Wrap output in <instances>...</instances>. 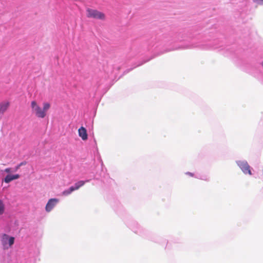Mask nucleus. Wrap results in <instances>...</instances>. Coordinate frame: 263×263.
Masks as SVG:
<instances>
[{
    "mask_svg": "<svg viewBox=\"0 0 263 263\" xmlns=\"http://www.w3.org/2000/svg\"><path fill=\"white\" fill-rule=\"evenodd\" d=\"M91 179H87L86 180H80L75 183L73 185L71 186V187L73 189V191H76L79 190L81 187L83 186L85 183L88 182Z\"/></svg>",
    "mask_w": 263,
    "mask_h": 263,
    "instance_id": "8",
    "label": "nucleus"
},
{
    "mask_svg": "<svg viewBox=\"0 0 263 263\" xmlns=\"http://www.w3.org/2000/svg\"><path fill=\"white\" fill-rule=\"evenodd\" d=\"M73 189L71 187V186L68 188V189H66L64 190L62 193V195L65 196H68L69 195L71 194L72 192H73Z\"/></svg>",
    "mask_w": 263,
    "mask_h": 263,
    "instance_id": "15",
    "label": "nucleus"
},
{
    "mask_svg": "<svg viewBox=\"0 0 263 263\" xmlns=\"http://www.w3.org/2000/svg\"><path fill=\"white\" fill-rule=\"evenodd\" d=\"M152 239L153 241L160 243L162 242V240H164L162 237L158 236H154L153 238H152Z\"/></svg>",
    "mask_w": 263,
    "mask_h": 263,
    "instance_id": "16",
    "label": "nucleus"
},
{
    "mask_svg": "<svg viewBox=\"0 0 263 263\" xmlns=\"http://www.w3.org/2000/svg\"><path fill=\"white\" fill-rule=\"evenodd\" d=\"M87 15L88 17L103 20L104 18V14L96 10L88 9Z\"/></svg>",
    "mask_w": 263,
    "mask_h": 263,
    "instance_id": "5",
    "label": "nucleus"
},
{
    "mask_svg": "<svg viewBox=\"0 0 263 263\" xmlns=\"http://www.w3.org/2000/svg\"><path fill=\"white\" fill-rule=\"evenodd\" d=\"M171 41H173L174 42H176V41H180L181 42L182 40L178 38L177 39H172V40H171Z\"/></svg>",
    "mask_w": 263,
    "mask_h": 263,
    "instance_id": "25",
    "label": "nucleus"
},
{
    "mask_svg": "<svg viewBox=\"0 0 263 263\" xmlns=\"http://www.w3.org/2000/svg\"><path fill=\"white\" fill-rule=\"evenodd\" d=\"M5 172L6 173H10L11 172V168H7L5 170Z\"/></svg>",
    "mask_w": 263,
    "mask_h": 263,
    "instance_id": "24",
    "label": "nucleus"
},
{
    "mask_svg": "<svg viewBox=\"0 0 263 263\" xmlns=\"http://www.w3.org/2000/svg\"><path fill=\"white\" fill-rule=\"evenodd\" d=\"M1 238L4 250H8L14 244L15 239L13 236H9L7 234H3Z\"/></svg>",
    "mask_w": 263,
    "mask_h": 263,
    "instance_id": "1",
    "label": "nucleus"
},
{
    "mask_svg": "<svg viewBox=\"0 0 263 263\" xmlns=\"http://www.w3.org/2000/svg\"><path fill=\"white\" fill-rule=\"evenodd\" d=\"M96 157H97V159H98V160L100 162L101 166L103 167V161L101 159V156L99 154L98 150H97Z\"/></svg>",
    "mask_w": 263,
    "mask_h": 263,
    "instance_id": "19",
    "label": "nucleus"
},
{
    "mask_svg": "<svg viewBox=\"0 0 263 263\" xmlns=\"http://www.w3.org/2000/svg\"><path fill=\"white\" fill-rule=\"evenodd\" d=\"M21 166V164H18L17 165H16L15 167L14 171H16L18 169L20 168Z\"/></svg>",
    "mask_w": 263,
    "mask_h": 263,
    "instance_id": "23",
    "label": "nucleus"
},
{
    "mask_svg": "<svg viewBox=\"0 0 263 263\" xmlns=\"http://www.w3.org/2000/svg\"><path fill=\"white\" fill-rule=\"evenodd\" d=\"M262 66L263 67V61L262 62ZM254 77L256 78L263 84V73L258 70L253 73Z\"/></svg>",
    "mask_w": 263,
    "mask_h": 263,
    "instance_id": "12",
    "label": "nucleus"
},
{
    "mask_svg": "<svg viewBox=\"0 0 263 263\" xmlns=\"http://www.w3.org/2000/svg\"><path fill=\"white\" fill-rule=\"evenodd\" d=\"M20 177V176L18 174H15V175L8 174L5 177V178L4 179V181L5 183H8L13 180L17 179L19 178Z\"/></svg>",
    "mask_w": 263,
    "mask_h": 263,
    "instance_id": "10",
    "label": "nucleus"
},
{
    "mask_svg": "<svg viewBox=\"0 0 263 263\" xmlns=\"http://www.w3.org/2000/svg\"><path fill=\"white\" fill-rule=\"evenodd\" d=\"M254 2L259 5H263V0H252Z\"/></svg>",
    "mask_w": 263,
    "mask_h": 263,
    "instance_id": "21",
    "label": "nucleus"
},
{
    "mask_svg": "<svg viewBox=\"0 0 263 263\" xmlns=\"http://www.w3.org/2000/svg\"><path fill=\"white\" fill-rule=\"evenodd\" d=\"M236 163L244 174L252 175L251 167L246 160H237Z\"/></svg>",
    "mask_w": 263,
    "mask_h": 263,
    "instance_id": "3",
    "label": "nucleus"
},
{
    "mask_svg": "<svg viewBox=\"0 0 263 263\" xmlns=\"http://www.w3.org/2000/svg\"><path fill=\"white\" fill-rule=\"evenodd\" d=\"M31 106L32 110L35 112V116L40 118H44L46 115L43 109L40 107L35 101L31 102Z\"/></svg>",
    "mask_w": 263,
    "mask_h": 263,
    "instance_id": "4",
    "label": "nucleus"
},
{
    "mask_svg": "<svg viewBox=\"0 0 263 263\" xmlns=\"http://www.w3.org/2000/svg\"><path fill=\"white\" fill-rule=\"evenodd\" d=\"M9 105V103L8 102H3L0 103V116L4 114Z\"/></svg>",
    "mask_w": 263,
    "mask_h": 263,
    "instance_id": "11",
    "label": "nucleus"
},
{
    "mask_svg": "<svg viewBox=\"0 0 263 263\" xmlns=\"http://www.w3.org/2000/svg\"><path fill=\"white\" fill-rule=\"evenodd\" d=\"M213 48H214V49H218L219 48V49L220 50H226L227 51H228L231 48L228 46H226V47H223L221 45H214L212 47Z\"/></svg>",
    "mask_w": 263,
    "mask_h": 263,
    "instance_id": "14",
    "label": "nucleus"
},
{
    "mask_svg": "<svg viewBox=\"0 0 263 263\" xmlns=\"http://www.w3.org/2000/svg\"><path fill=\"white\" fill-rule=\"evenodd\" d=\"M259 127L261 129H263V116L259 122Z\"/></svg>",
    "mask_w": 263,
    "mask_h": 263,
    "instance_id": "20",
    "label": "nucleus"
},
{
    "mask_svg": "<svg viewBox=\"0 0 263 263\" xmlns=\"http://www.w3.org/2000/svg\"><path fill=\"white\" fill-rule=\"evenodd\" d=\"M93 179H98V178L97 177L96 175H93Z\"/></svg>",
    "mask_w": 263,
    "mask_h": 263,
    "instance_id": "26",
    "label": "nucleus"
},
{
    "mask_svg": "<svg viewBox=\"0 0 263 263\" xmlns=\"http://www.w3.org/2000/svg\"><path fill=\"white\" fill-rule=\"evenodd\" d=\"M20 164H21V166L24 164L23 162L21 163Z\"/></svg>",
    "mask_w": 263,
    "mask_h": 263,
    "instance_id": "27",
    "label": "nucleus"
},
{
    "mask_svg": "<svg viewBox=\"0 0 263 263\" xmlns=\"http://www.w3.org/2000/svg\"><path fill=\"white\" fill-rule=\"evenodd\" d=\"M79 135L83 140H86L88 138L87 130L85 128L82 126L78 130Z\"/></svg>",
    "mask_w": 263,
    "mask_h": 263,
    "instance_id": "9",
    "label": "nucleus"
},
{
    "mask_svg": "<svg viewBox=\"0 0 263 263\" xmlns=\"http://www.w3.org/2000/svg\"><path fill=\"white\" fill-rule=\"evenodd\" d=\"M195 177L196 178L203 180L204 181H209V179H210L208 175H202V174H196Z\"/></svg>",
    "mask_w": 263,
    "mask_h": 263,
    "instance_id": "13",
    "label": "nucleus"
},
{
    "mask_svg": "<svg viewBox=\"0 0 263 263\" xmlns=\"http://www.w3.org/2000/svg\"><path fill=\"white\" fill-rule=\"evenodd\" d=\"M202 45L199 43L192 42L189 44H182L179 45V46L176 47L174 49H184L188 48H193L195 47H201L203 49H206L209 48L202 47Z\"/></svg>",
    "mask_w": 263,
    "mask_h": 263,
    "instance_id": "6",
    "label": "nucleus"
},
{
    "mask_svg": "<svg viewBox=\"0 0 263 263\" xmlns=\"http://www.w3.org/2000/svg\"><path fill=\"white\" fill-rule=\"evenodd\" d=\"M5 212V205L2 200H0V215L4 214Z\"/></svg>",
    "mask_w": 263,
    "mask_h": 263,
    "instance_id": "17",
    "label": "nucleus"
},
{
    "mask_svg": "<svg viewBox=\"0 0 263 263\" xmlns=\"http://www.w3.org/2000/svg\"><path fill=\"white\" fill-rule=\"evenodd\" d=\"M59 200L57 198H51L50 199L45 207V210L47 212H50L54 206L58 204Z\"/></svg>",
    "mask_w": 263,
    "mask_h": 263,
    "instance_id": "7",
    "label": "nucleus"
},
{
    "mask_svg": "<svg viewBox=\"0 0 263 263\" xmlns=\"http://www.w3.org/2000/svg\"><path fill=\"white\" fill-rule=\"evenodd\" d=\"M186 175H189L191 177H195V175L194 173H191V172H187L185 173Z\"/></svg>",
    "mask_w": 263,
    "mask_h": 263,
    "instance_id": "22",
    "label": "nucleus"
},
{
    "mask_svg": "<svg viewBox=\"0 0 263 263\" xmlns=\"http://www.w3.org/2000/svg\"><path fill=\"white\" fill-rule=\"evenodd\" d=\"M127 226L134 233L140 235H144V231L142 228L135 220H129L126 222Z\"/></svg>",
    "mask_w": 263,
    "mask_h": 263,
    "instance_id": "2",
    "label": "nucleus"
},
{
    "mask_svg": "<svg viewBox=\"0 0 263 263\" xmlns=\"http://www.w3.org/2000/svg\"><path fill=\"white\" fill-rule=\"evenodd\" d=\"M168 247V242H167V245H166V247Z\"/></svg>",
    "mask_w": 263,
    "mask_h": 263,
    "instance_id": "29",
    "label": "nucleus"
},
{
    "mask_svg": "<svg viewBox=\"0 0 263 263\" xmlns=\"http://www.w3.org/2000/svg\"><path fill=\"white\" fill-rule=\"evenodd\" d=\"M50 107V105L49 103L46 102L43 103V110L46 113V112L49 109Z\"/></svg>",
    "mask_w": 263,
    "mask_h": 263,
    "instance_id": "18",
    "label": "nucleus"
},
{
    "mask_svg": "<svg viewBox=\"0 0 263 263\" xmlns=\"http://www.w3.org/2000/svg\"><path fill=\"white\" fill-rule=\"evenodd\" d=\"M129 71H130V70H129L127 71L126 72V73H127V72H128Z\"/></svg>",
    "mask_w": 263,
    "mask_h": 263,
    "instance_id": "28",
    "label": "nucleus"
}]
</instances>
